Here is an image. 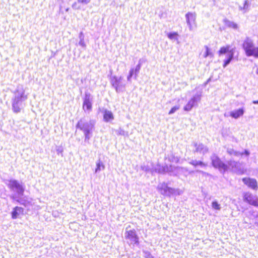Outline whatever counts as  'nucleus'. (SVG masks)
<instances>
[{"mask_svg":"<svg viewBox=\"0 0 258 258\" xmlns=\"http://www.w3.org/2000/svg\"><path fill=\"white\" fill-rule=\"evenodd\" d=\"M95 121L93 119L87 120L85 118H81L76 123V127L81 131L84 135V142L90 144L89 140L93 136L95 129Z\"/></svg>","mask_w":258,"mask_h":258,"instance_id":"nucleus-1","label":"nucleus"},{"mask_svg":"<svg viewBox=\"0 0 258 258\" xmlns=\"http://www.w3.org/2000/svg\"><path fill=\"white\" fill-rule=\"evenodd\" d=\"M13 93L12 108L14 113H18L21 112L22 103L27 99V96L25 95V90L22 87L18 86Z\"/></svg>","mask_w":258,"mask_h":258,"instance_id":"nucleus-2","label":"nucleus"},{"mask_svg":"<svg viewBox=\"0 0 258 258\" xmlns=\"http://www.w3.org/2000/svg\"><path fill=\"white\" fill-rule=\"evenodd\" d=\"M235 51L236 47H232L229 44L222 46L218 51L217 53L220 57L224 55H225L223 63L224 68L228 66L235 58L238 60V56H235Z\"/></svg>","mask_w":258,"mask_h":258,"instance_id":"nucleus-3","label":"nucleus"},{"mask_svg":"<svg viewBox=\"0 0 258 258\" xmlns=\"http://www.w3.org/2000/svg\"><path fill=\"white\" fill-rule=\"evenodd\" d=\"M7 181V186L12 192L10 196L11 199L13 200L14 197L24 195L26 186L24 182L14 178L9 179Z\"/></svg>","mask_w":258,"mask_h":258,"instance_id":"nucleus-4","label":"nucleus"},{"mask_svg":"<svg viewBox=\"0 0 258 258\" xmlns=\"http://www.w3.org/2000/svg\"><path fill=\"white\" fill-rule=\"evenodd\" d=\"M242 48L247 57L252 56L258 58V46H255L252 39L246 37L243 41Z\"/></svg>","mask_w":258,"mask_h":258,"instance_id":"nucleus-5","label":"nucleus"},{"mask_svg":"<svg viewBox=\"0 0 258 258\" xmlns=\"http://www.w3.org/2000/svg\"><path fill=\"white\" fill-rule=\"evenodd\" d=\"M157 189L161 195L168 197L172 196H179L182 193V191L179 188L170 187L168 183L165 181L159 183Z\"/></svg>","mask_w":258,"mask_h":258,"instance_id":"nucleus-6","label":"nucleus"},{"mask_svg":"<svg viewBox=\"0 0 258 258\" xmlns=\"http://www.w3.org/2000/svg\"><path fill=\"white\" fill-rule=\"evenodd\" d=\"M124 239L126 240V243L131 247L135 246H138L140 244V238L137 231L135 229H132V230L125 231Z\"/></svg>","mask_w":258,"mask_h":258,"instance_id":"nucleus-7","label":"nucleus"},{"mask_svg":"<svg viewBox=\"0 0 258 258\" xmlns=\"http://www.w3.org/2000/svg\"><path fill=\"white\" fill-rule=\"evenodd\" d=\"M232 171L239 174L244 173V169L241 167L239 161H236L233 159H230L226 163L225 169H224L223 174L227 171Z\"/></svg>","mask_w":258,"mask_h":258,"instance_id":"nucleus-8","label":"nucleus"},{"mask_svg":"<svg viewBox=\"0 0 258 258\" xmlns=\"http://www.w3.org/2000/svg\"><path fill=\"white\" fill-rule=\"evenodd\" d=\"M122 80L123 77L122 76L118 77L113 75L109 77L110 85L117 93L123 92L125 88V84L122 83Z\"/></svg>","mask_w":258,"mask_h":258,"instance_id":"nucleus-9","label":"nucleus"},{"mask_svg":"<svg viewBox=\"0 0 258 258\" xmlns=\"http://www.w3.org/2000/svg\"><path fill=\"white\" fill-rule=\"evenodd\" d=\"M211 164L219 172L223 174L224 169H225L226 163L221 160L220 158L215 153H212L210 156Z\"/></svg>","mask_w":258,"mask_h":258,"instance_id":"nucleus-10","label":"nucleus"},{"mask_svg":"<svg viewBox=\"0 0 258 258\" xmlns=\"http://www.w3.org/2000/svg\"><path fill=\"white\" fill-rule=\"evenodd\" d=\"M202 96V91L198 92L193 95L187 104L184 106L183 110L187 112L190 111L194 107L198 105V102L201 100Z\"/></svg>","mask_w":258,"mask_h":258,"instance_id":"nucleus-11","label":"nucleus"},{"mask_svg":"<svg viewBox=\"0 0 258 258\" xmlns=\"http://www.w3.org/2000/svg\"><path fill=\"white\" fill-rule=\"evenodd\" d=\"M93 96L88 91H86L83 98V109L89 113L92 110Z\"/></svg>","mask_w":258,"mask_h":258,"instance_id":"nucleus-12","label":"nucleus"},{"mask_svg":"<svg viewBox=\"0 0 258 258\" xmlns=\"http://www.w3.org/2000/svg\"><path fill=\"white\" fill-rule=\"evenodd\" d=\"M244 202L255 207H258V196L253 195L249 191L244 192L242 194Z\"/></svg>","mask_w":258,"mask_h":258,"instance_id":"nucleus-13","label":"nucleus"},{"mask_svg":"<svg viewBox=\"0 0 258 258\" xmlns=\"http://www.w3.org/2000/svg\"><path fill=\"white\" fill-rule=\"evenodd\" d=\"M143 61L142 59H140L138 61V64L135 68H132L129 71L128 74L127 76V80L129 82H132V78L134 77V78L136 80L140 73Z\"/></svg>","mask_w":258,"mask_h":258,"instance_id":"nucleus-14","label":"nucleus"},{"mask_svg":"<svg viewBox=\"0 0 258 258\" xmlns=\"http://www.w3.org/2000/svg\"><path fill=\"white\" fill-rule=\"evenodd\" d=\"M188 171V169L186 167L182 166H175L172 164L167 165V173L170 176H177L180 172Z\"/></svg>","mask_w":258,"mask_h":258,"instance_id":"nucleus-15","label":"nucleus"},{"mask_svg":"<svg viewBox=\"0 0 258 258\" xmlns=\"http://www.w3.org/2000/svg\"><path fill=\"white\" fill-rule=\"evenodd\" d=\"M186 23L188 26L189 31H191L194 29V27H196V13L188 12L185 15Z\"/></svg>","mask_w":258,"mask_h":258,"instance_id":"nucleus-16","label":"nucleus"},{"mask_svg":"<svg viewBox=\"0 0 258 258\" xmlns=\"http://www.w3.org/2000/svg\"><path fill=\"white\" fill-rule=\"evenodd\" d=\"M243 183L249 188L256 190L258 188L257 182L255 178L250 177H243L242 178Z\"/></svg>","mask_w":258,"mask_h":258,"instance_id":"nucleus-17","label":"nucleus"},{"mask_svg":"<svg viewBox=\"0 0 258 258\" xmlns=\"http://www.w3.org/2000/svg\"><path fill=\"white\" fill-rule=\"evenodd\" d=\"M12 200L17 202L20 205L25 207H27L31 205V199L24 195L23 196L14 197Z\"/></svg>","mask_w":258,"mask_h":258,"instance_id":"nucleus-18","label":"nucleus"},{"mask_svg":"<svg viewBox=\"0 0 258 258\" xmlns=\"http://www.w3.org/2000/svg\"><path fill=\"white\" fill-rule=\"evenodd\" d=\"M193 145L195 149L193 150V152L199 153L202 154L203 155L206 154L209 151L208 148L204 145L203 143H198L197 142H194Z\"/></svg>","mask_w":258,"mask_h":258,"instance_id":"nucleus-19","label":"nucleus"},{"mask_svg":"<svg viewBox=\"0 0 258 258\" xmlns=\"http://www.w3.org/2000/svg\"><path fill=\"white\" fill-rule=\"evenodd\" d=\"M245 112V108L244 106L236 109L232 110L229 112V116L232 118L237 119L242 116Z\"/></svg>","mask_w":258,"mask_h":258,"instance_id":"nucleus-20","label":"nucleus"},{"mask_svg":"<svg viewBox=\"0 0 258 258\" xmlns=\"http://www.w3.org/2000/svg\"><path fill=\"white\" fill-rule=\"evenodd\" d=\"M167 164L161 165L158 163L156 165L152 167V172L157 173L160 174H165L167 173Z\"/></svg>","mask_w":258,"mask_h":258,"instance_id":"nucleus-21","label":"nucleus"},{"mask_svg":"<svg viewBox=\"0 0 258 258\" xmlns=\"http://www.w3.org/2000/svg\"><path fill=\"white\" fill-rule=\"evenodd\" d=\"M101 112L103 114V119L104 122H109L114 119V115L111 111L106 108H103Z\"/></svg>","mask_w":258,"mask_h":258,"instance_id":"nucleus-22","label":"nucleus"},{"mask_svg":"<svg viewBox=\"0 0 258 258\" xmlns=\"http://www.w3.org/2000/svg\"><path fill=\"white\" fill-rule=\"evenodd\" d=\"M24 209L23 208L19 206L14 207L11 212V218L12 219H17L20 215H23Z\"/></svg>","mask_w":258,"mask_h":258,"instance_id":"nucleus-23","label":"nucleus"},{"mask_svg":"<svg viewBox=\"0 0 258 258\" xmlns=\"http://www.w3.org/2000/svg\"><path fill=\"white\" fill-rule=\"evenodd\" d=\"M188 163L193 166L195 168L198 167L206 168L207 166V163H205L202 160L190 159Z\"/></svg>","mask_w":258,"mask_h":258,"instance_id":"nucleus-24","label":"nucleus"},{"mask_svg":"<svg viewBox=\"0 0 258 258\" xmlns=\"http://www.w3.org/2000/svg\"><path fill=\"white\" fill-rule=\"evenodd\" d=\"M79 41L78 45L82 47L84 50L86 49L87 45L85 42V35L83 31H81L79 34Z\"/></svg>","mask_w":258,"mask_h":258,"instance_id":"nucleus-25","label":"nucleus"},{"mask_svg":"<svg viewBox=\"0 0 258 258\" xmlns=\"http://www.w3.org/2000/svg\"><path fill=\"white\" fill-rule=\"evenodd\" d=\"M225 25L229 28L237 30L238 28V25L233 21H230L227 19L224 20Z\"/></svg>","mask_w":258,"mask_h":258,"instance_id":"nucleus-26","label":"nucleus"},{"mask_svg":"<svg viewBox=\"0 0 258 258\" xmlns=\"http://www.w3.org/2000/svg\"><path fill=\"white\" fill-rule=\"evenodd\" d=\"M167 37L172 40H178L179 34L177 32L171 31L166 34Z\"/></svg>","mask_w":258,"mask_h":258,"instance_id":"nucleus-27","label":"nucleus"},{"mask_svg":"<svg viewBox=\"0 0 258 258\" xmlns=\"http://www.w3.org/2000/svg\"><path fill=\"white\" fill-rule=\"evenodd\" d=\"M250 5V2L249 0H245L243 6H239V10L243 11L244 13L247 12Z\"/></svg>","mask_w":258,"mask_h":258,"instance_id":"nucleus-28","label":"nucleus"},{"mask_svg":"<svg viewBox=\"0 0 258 258\" xmlns=\"http://www.w3.org/2000/svg\"><path fill=\"white\" fill-rule=\"evenodd\" d=\"M105 168V165L99 159L96 162V167L95 168V173L100 172L101 170H103Z\"/></svg>","mask_w":258,"mask_h":258,"instance_id":"nucleus-29","label":"nucleus"},{"mask_svg":"<svg viewBox=\"0 0 258 258\" xmlns=\"http://www.w3.org/2000/svg\"><path fill=\"white\" fill-rule=\"evenodd\" d=\"M204 48L205 49V51L204 53L203 56L205 58H207L208 57H213V54L211 51V49L209 48L207 45H205Z\"/></svg>","mask_w":258,"mask_h":258,"instance_id":"nucleus-30","label":"nucleus"},{"mask_svg":"<svg viewBox=\"0 0 258 258\" xmlns=\"http://www.w3.org/2000/svg\"><path fill=\"white\" fill-rule=\"evenodd\" d=\"M227 153L230 155H234L235 156H239L241 154L240 153V152L239 151H235L234 150L233 148H227Z\"/></svg>","mask_w":258,"mask_h":258,"instance_id":"nucleus-31","label":"nucleus"},{"mask_svg":"<svg viewBox=\"0 0 258 258\" xmlns=\"http://www.w3.org/2000/svg\"><path fill=\"white\" fill-rule=\"evenodd\" d=\"M211 206L212 208L215 210H220L221 207L218 202L215 200L212 202Z\"/></svg>","mask_w":258,"mask_h":258,"instance_id":"nucleus-32","label":"nucleus"},{"mask_svg":"<svg viewBox=\"0 0 258 258\" xmlns=\"http://www.w3.org/2000/svg\"><path fill=\"white\" fill-rule=\"evenodd\" d=\"M141 168L143 171L146 172H150L153 175V172H152V167L150 168L148 165L143 164L141 166Z\"/></svg>","mask_w":258,"mask_h":258,"instance_id":"nucleus-33","label":"nucleus"},{"mask_svg":"<svg viewBox=\"0 0 258 258\" xmlns=\"http://www.w3.org/2000/svg\"><path fill=\"white\" fill-rule=\"evenodd\" d=\"M145 258H155L152 253L148 250L143 249L142 250Z\"/></svg>","mask_w":258,"mask_h":258,"instance_id":"nucleus-34","label":"nucleus"},{"mask_svg":"<svg viewBox=\"0 0 258 258\" xmlns=\"http://www.w3.org/2000/svg\"><path fill=\"white\" fill-rule=\"evenodd\" d=\"M115 133L117 135L121 136H125L127 134V133L124 130L120 127L115 130Z\"/></svg>","mask_w":258,"mask_h":258,"instance_id":"nucleus-35","label":"nucleus"},{"mask_svg":"<svg viewBox=\"0 0 258 258\" xmlns=\"http://www.w3.org/2000/svg\"><path fill=\"white\" fill-rule=\"evenodd\" d=\"M179 109V105H175V106H173L169 110V111L168 112V114L171 115V114H173Z\"/></svg>","mask_w":258,"mask_h":258,"instance_id":"nucleus-36","label":"nucleus"},{"mask_svg":"<svg viewBox=\"0 0 258 258\" xmlns=\"http://www.w3.org/2000/svg\"><path fill=\"white\" fill-rule=\"evenodd\" d=\"M56 152L58 155H60L61 157L63 156V155H62L63 148L62 147H60V146L56 147Z\"/></svg>","mask_w":258,"mask_h":258,"instance_id":"nucleus-37","label":"nucleus"},{"mask_svg":"<svg viewBox=\"0 0 258 258\" xmlns=\"http://www.w3.org/2000/svg\"><path fill=\"white\" fill-rule=\"evenodd\" d=\"M240 153H241V154L240 155V156H241L243 155H245V156L248 157L250 155V152L248 149H244L243 152H240Z\"/></svg>","mask_w":258,"mask_h":258,"instance_id":"nucleus-38","label":"nucleus"},{"mask_svg":"<svg viewBox=\"0 0 258 258\" xmlns=\"http://www.w3.org/2000/svg\"><path fill=\"white\" fill-rule=\"evenodd\" d=\"M91 0H78L79 3L83 5H87L90 2Z\"/></svg>","mask_w":258,"mask_h":258,"instance_id":"nucleus-39","label":"nucleus"},{"mask_svg":"<svg viewBox=\"0 0 258 258\" xmlns=\"http://www.w3.org/2000/svg\"><path fill=\"white\" fill-rule=\"evenodd\" d=\"M211 81V78H209L204 84H203V86L204 87H206L207 86V85L210 83Z\"/></svg>","mask_w":258,"mask_h":258,"instance_id":"nucleus-40","label":"nucleus"},{"mask_svg":"<svg viewBox=\"0 0 258 258\" xmlns=\"http://www.w3.org/2000/svg\"><path fill=\"white\" fill-rule=\"evenodd\" d=\"M77 3H76V2H75V3H74L73 4V5H72V8H73V9H80V7H77Z\"/></svg>","mask_w":258,"mask_h":258,"instance_id":"nucleus-41","label":"nucleus"},{"mask_svg":"<svg viewBox=\"0 0 258 258\" xmlns=\"http://www.w3.org/2000/svg\"><path fill=\"white\" fill-rule=\"evenodd\" d=\"M196 171L197 172H198V173H202V174H208V173H207V172H205V171H202V170H198V169L196 170Z\"/></svg>","mask_w":258,"mask_h":258,"instance_id":"nucleus-42","label":"nucleus"},{"mask_svg":"<svg viewBox=\"0 0 258 258\" xmlns=\"http://www.w3.org/2000/svg\"><path fill=\"white\" fill-rule=\"evenodd\" d=\"M131 228V226L130 225H128L126 228H125V231H130V230H132L131 229H130Z\"/></svg>","mask_w":258,"mask_h":258,"instance_id":"nucleus-43","label":"nucleus"},{"mask_svg":"<svg viewBox=\"0 0 258 258\" xmlns=\"http://www.w3.org/2000/svg\"><path fill=\"white\" fill-rule=\"evenodd\" d=\"M252 103L253 104H258V99L256 100H253Z\"/></svg>","mask_w":258,"mask_h":258,"instance_id":"nucleus-44","label":"nucleus"},{"mask_svg":"<svg viewBox=\"0 0 258 258\" xmlns=\"http://www.w3.org/2000/svg\"><path fill=\"white\" fill-rule=\"evenodd\" d=\"M109 73H110V76H109V77H110L111 76H112V70H110Z\"/></svg>","mask_w":258,"mask_h":258,"instance_id":"nucleus-45","label":"nucleus"},{"mask_svg":"<svg viewBox=\"0 0 258 258\" xmlns=\"http://www.w3.org/2000/svg\"><path fill=\"white\" fill-rule=\"evenodd\" d=\"M255 73H256V74L257 75H258V68H257V69H256V72H255Z\"/></svg>","mask_w":258,"mask_h":258,"instance_id":"nucleus-46","label":"nucleus"},{"mask_svg":"<svg viewBox=\"0 0 258 258\" xmlns=\"http://www.w3.org/2000/svg\"><path fill=\"white\" fill-rule=\"evenodd\" d=\"M193 172H194V171H189V173H192Z\"/></svg>","mask_w":258,"mask_h":258,"instance_id":"nucleus-47","label":"nucleus"}]
</instances>
